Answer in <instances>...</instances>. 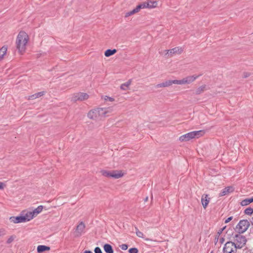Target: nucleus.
<instances>
[{"label":"nucleus","mask_w":253,"mask_h":253,"mask_svg":"<svg viewBox=\"0 0 253 253\" xmlns=\"http://www.w3.org/2000/svg\"><path fill=\"white\" fill-rule=\"evenodd\" d=\"M87 117L89 119L95 121L100 120L99 114L96 109L90 110L87 114Z\"/></svg>","instance_id":"nucleus-7"},{"label":"nucleus","mask_w":253,"mask_h":253,"mask_svg":"<svg viewBox=\"0 0 253 253\" xmlns=\"http://www.w3.org/2000/svg\"><path fill=\"white\" fill-rule=\"evenodd\" d=\"M223 253H236L234 247V242L233 241L227 242L223 248Z\"/></svg>","instance_id":"nucleus-5"},{"label":"nucleus","mask_w":253,"mask_h":253,"mask_svg":"<svg viewBox=\"0 0 253 253\" xmlns=\"http://www.w3.org/2000/svg\"><path fill=\"white\" fill-rule=\"evenodd\" d=\"M250 222L251 223V225L253 226V217L251 218ZM252 232L253 233V227L252 228Z\"/></svg>","instance_id":"nucleus-48"},{"label":"nucleus","mask_w":253,"mask_h":253,"mask_svg":"<svg viewBox=\"0 0 253 253\" xmlns=\"http://www.w3.org/2000/svg\"><path fill=\"white\" fill-rule=\"evenodd\" d=\"M131 83V80H129L127 82L121 84L120 88L121 89L126 90L130 85Z\"/></svg>","instance_id":"nucleus-26"},{"label":"nucleus","mask_w":253,"mask_h":253,"mask_svg":"<svg viewBox=\"0 0 253 253\" xmlns=\"http://www.w3.org/2000/svg\"><path fill=\"white\" fill-rule=\"evenodd\" d=\"M84 253H93L91 251L85 250Z\"/></svg>","instance_id":"nucleus-49"},{"label":"nucleus","mask_w":253,"mask_h":253,"mask_svg":"<svg viewBox=\"0 0 253 253\" xmlns=\"http://www.w3.org/2000/svg\"><path fill=\"white\" fill-rule=\"evenodd\" d=\"M210 198L209 197V195L206 194H204L202 195L201 198V202L203 208L205 209L207 207L209 202Z\"/></svg>","instance_id":"nucleus-10"},{"label":"nucleus","mask_w":253,"mask_h":253,"mask_svg":"<svg viewBox=\"0 0 253 253\" xmlns=\"http://www.w3.org/2000/svg\"><path fill=\"white\" fill-rule=\"evenodd\" d=\"M145 4V8H153L157 6V2L156 1L148 0L146 2H144Z\"/></svg>","instance_id":"nucleus-16"},{"label":"nucleus","mask_w":253,"mask_h":253,"mask_svg":"<svg viewBox=\"0 0 253 253\" xmlns=\"http://www.w3.org/2000/svg\"><path fill=\"white\" fill-rule=\"evenodd\" d=\"M16 238V236L15 235H12L11 236H10L8 239H7V240L6 241V244H10L11 243H12L13 240H14V239Z\"/></svg>","instance_id":"nucleus-35"},{"label":"nucleus","mask_w":253,"mask_h":253,"mask_svg":"<svg viewBox=\"0 0 253 253\" xmlns=\"http://www.w3.org/2000/svg\"><path fill=\"white\" fill-rule=\"evenodd\" d=\"M147 200H148V197H146V198H145V199H144V201H145V202H146V201H147Z\"/></svg>","instance_id":"nucleus-50"},{"label":"nucleus","mask_w":253,"mask_h":253,"mask_svg":"<svg viewBox=\"0 0 253 253\" xmlns=\"http://www.w3.org/2000/svg\"><path fill=\"white\" fill-rule=\"evenodd\" d=\"M233 219V216H230L228 217L224 221L225 223H227L230 221H231Z\"/></svg>","instance_id":"nucleus-43"},{"label":"nucleus","mask_w":253,"mask_h":253,"mask_svg":"<svg viewBox=\"0 0 253 253\" xmlns=\"http://www.w3.org/2000/svg\"><path fill=\"white\" fill-rule=\"evenodd\" d=\"M120 247L123 250H126L128 248V245L127 244H122V245H120Z\"/></svg>","instance_id":"nucleus-40"},{"label":"nucleus","mask_w":253,"mask_h":253,"mask_svg":"<svg viewBox=\"0 0 253 253\" xmlns=\"http://www.w3.org/2000/svg\"><path fill=\"white\" fill-rule=\"evenodd\" d=\"M246 250V249H244V250H243L242 252L243 253V252H245Z\"/></svg>","instance_id":"nucleus-51"},{"label":"nucleus","mask_w":253,"mask_h":253,"mask_svg":"<svg viewBox=\"0 0 253 253\" xmlns=\"http://www.w3.org/2000/svg\"><path fill=\"white\" fill-rule=\"evenodd\" d=\"M219 242L221 244H223L224 242V238L223 237H221L219 239Z\"/></svg>","instance_id":"nucleus-47"},{"label":"nucleus","mask_w":253,"mask_h":253,"mask_svg":"<svg viewBox=\"0 0 253 253\" xmlns=\"http://www.w3.org/2000/svg\"><path fill=\"white\" fill-rule=\"evenodd\" d=\"M135 13H136V12L134 10V9H133V10L126 13V14H125V17H128L129 16H131V15L135 14Z\"/></svg>","instance_id":"nucleus-36"},{"label":"nucleus","mask_w":253,"mask_h":253,"mask_svg":"<svg viewBox=\"0 0 253 253\" xmlns=\"http://www.w3.org/2000/svg\"><path fill=\"white\" fill-rule=\"evenodd\" d=\"M45 92H46L45 91H42L36 93L34 94L30 95L28 97V99L29 100H34L36 98H39L40 97H41V96L44 95L45 94Z\"/></svg>","instance_id":"nucleus-17"},{"label":"nucleus","mask_w":253,"mask_h":253,"mask_svg":"<svg viewBox=\"0 0 253 253\" xmlns=\"http://www.w3.org/2000/svg\"><path fill=\"white\" fill-rule=\"evenodd\" d=\"M23 219H24V218H22V216L21 213L18 216H11L9 218L10 221L11 222H13L14 223H19L24 222Z\"/></svg>","instance_id":"nucleus-12"},{"label":"nucleus","mask_w":253,"mask_h":253,"mask_svg":"<svg viewBox=\"0 0 253 253\" xmlns=\"http://www.w3.org/2000/svg\"><path fill=\"white\" fill-rule=\"evenodd\" d=\"M234 188L232 186H228L224 188L219 194V197L223 196L233 192Z\"/></svg>","instance_id":"nucleus-11"},{"label":"nucleus","mask_w":253,"mask_h":253,"mask_svg":"<svg viewBox=\"0 0 253 253\" xmlns=\"http://www.w3.org/2000/svg\"><path fill=\"white\" fill-rule=\"evenodd\" d=\"M171 80H168L166 81L165 82L157 84L156 86L157 88L159 87H168L170 85H171Z\"/></svg>","instance_id":"nucleus-20"},{"label":"nucleus","mask_w":253,"mask_h":253,"mask_svg":"<svg viewBox=\"0 0 253 253\" xmlns=\"http://www.w3.org/2000/svg\"><path fill=\"white\" fill-rule=\"evenodd\" d=\"M99 114L100 119L106 116L107 111L105 108H98L96 109Z\"/></svg>","instance_id":"nucleus-22"},{"label":"nucleus","mask_w":253,"mask_h":253,"mask_svg":"<svg viewBox=\"0 0 253 253\" xmlns=\"http://www.w3.org/2000/svg\"><path fill=\"white\" fill-rule=\"evenodd\" d=\"M192 134L193 138H199L200 136H203L205 134V131L203 130H200L198 131H191Z\"/></svg>","instance_id":"nucleus-19"},{"label":"nucleus","mask_w":253,"mask_h":253,"mask_svg":"<svg viewBox=\"0 0 253 253\" xmlns=\"http://www.w3.org/2000/svg\"><path fill=\"white\" fill-rule=\"evenodd\" d=\"M244 213L248 215H251L253 213V208L249 207L244 211Z\"/></svg>","instance_id":"nucleus-31"},{"label":"nucleus","mask_w":253,"mask_h":253,"mask_svg":"<svg viewBox=\"0 0 253 253\" xmlns=\"http://www.w3.org/2000/svg\"><path fill=\"white\" fill-rule=\"evenodd\" d=\"M192 132H188L179 137V140L181 142L188 141L193 139Z\"/></svg>","instance_id":"nucleus-13"},{"label":"nucleus","mask_w":253,"mask_h":253,"mask_svg":"<svg viewBox=\"0 0 253 253\" xmlns=\"http://www.w3.org/2000/svg\"><path fill=\"white\" fill-rule=\"evenodd\" d=\"M171 84H183V79L182 80H171Z\"/></svg>","instance_id":"nucleus-33"},{"label":"nucleus","mask_w":253,"mask_h":253,"mask_svg":"<svg viewBox=\"0 0 253 253\" xmlns=\"http://www.w3.org/2000/svg\"><path fill=\"white\" fill-rule=\"evenodd\" d=\"M101 173L102 174V175H103L105 177L112 178L111 170L108 171V170H102L101 171Z\"/></svg>","instance_id":"nucleus-30"},{"label":"nucleus","mask_w":253,"mask_h":253,"mask_svg":"<svg viewBox=\"0 0 253 253\" xmlns=\"http://www.w3.org/2000/svg\"><path fill=\"white\" fill-rule=\"evenodd\" d=\"M104 99L105 101H110V102H113L114 101V98H113V97H109V96H105V98H104Z\"/></svg>","instance_id":"nucleus-39"},{"label":"nucleus","mask_w":253,"mask_h":253,"mask_svg":"<svg viewBox=\"0 0 253 253\" xmlns=\"http://www.w3.org/2000/svg\"><path fill=\"white\" fill-rule=\"evenodd\" d=\"M250 75V73H244V78H246L248 77Z\"/></svg>","instance_id":"nucleus-45"},{"label":"nucleus","mask_w":253,"mask_h":253,"mask_svg":"<svg viewBox=\"0 0 253 253\" xmlns=\"http://www.w3.org/2000/svg\"><path fill=\"white\" fill-rule=\"evenodd\" d=\"M94 252L95 253H102L101 249L98 247H96L95 248Z\"/></svg>","instance_id":"nucleus-41"},{"label":"nucleus","mask_w":253,"mask_h":253,"mask_svg":"<svg viewBox=\"0 0 253 253\" xmlns=\"http://www.w3.org/2000/svg\"><path fill=\"white\" fill-rule=\"evenodd\" d=\"M117 51V50L116 49H108L105 51L104 55L106 57H108L115 54Z\"/></svg>","instance_id":"nucleus-24"},{"label":"nucleus","mask_w":253,"mask_h":253,"mask_svg":"<svg viewBox=\"0 0 253 253\" xmlns=\"http://www.w3.org/2000/svg\"><path fill=\"white\" fill-rule=\"evenodd\" d=\"M89 98V95L86 93L77 92L73 95L71 98V101L76 102L78 101H82L87 100Z\"/></svg>","instance_id":"nucleus-3"},{"label":"nucleus","mask_w":253,"mask_h":253,"mask_svg":"<svg viewBox=\"0 0 253 253\" xmlns=\"http://www.w3.org/2000/svg\"><path fill=\"white\" fill-rule=\"evenodd\" d=\"M43 207L42 205L38 206L36 209L31 211L34 217L39 214L42 210Z\"/></svg>","instance_id":"nucleus-23"},{"label":"nucleus","mask_w":253,"mask_h":253,"mask_svg":"<svg viewBox=\"0 0 253 253\" xmlns=\"http://www.w3.org/2000/svg\"><path fill=\"white\" fill-rule=\"evenodd\" d=\"M129 253H138V250L136 248H131L128 250Z\"/></svg>","instance_id":"nucleus-37"},{"label":"nucleus","mask_w":253,"mask_h":253,"mask_svg":"<svg viewBox=\"0 0 253 253\" xmlns=\"http://www.w3.org/2000/svg\"><path fill=\"white\" fill-rule=\"evenodd\" d=\"M103 249L106 253H114V250L112 246L109 244H104Z\"/></svg>","instance_id":"nucleus-21"},{"label":"nucleus","mask_w":253,"mask_h":253,"mask_svg":"<svg viewBox=\"0 0 253 253\" xmlns=\"http://www.w3.org/2000/svg\"><path fill=\"white\" fill-rule=\"evenodd\" d=\"M21 214L22 218H24V222L29 221L34 218L31 211H22Z\"/></svg>","instance_id":"nucleus-8"},{"label":"nucleus","mask_w":253,"mask_h":253,"mask_svg":"<svg viewBox=\"0 0 253 253\" xmlns=\"http://www.w3.org/2000/svg\"><path fill=\"white\" fill-rule=\"evenodd\" d=\"M219 236H218V235H216L215 236V238H214V242H215V244H216V243L218 242V240L219 239Z\"/></svg>","instance_id":"nucleus-44"},{"label":"nucleus","mask_w":253,"mask_h":253,"mask_svg":"<svg viewBox=\"0 0 253 253\" xmlns=\"http://www.w3.org/2000/svg\"><path fill=\"white\" fill-rule=\"evenodd\" d=\"M166 51H167L166 54H170V56H171L174 53H181L182 51V49L181 48H179V47H175L171 49L166 50Z\"/></svg>","instance_id":"nucleus-14"},{"label":"nucleus","mask_w":253,"mask_h":253,"mask_svg":"<svg viewBox=\"0 0 253 253\" xmlns=\"http://www.w3.org/2000/svg\"><path fill=\"white\" fill-rule=\"evenodd\" d=\"M135 232H136V235L138 237L142 238H144L143 233L142 232L139 231V230L138 229V228L137 227H135Z\"/></svg>","instance_id":"nucleus-34"},{"label":"nucleus","mask_w":253,"mask_h":253,"mask_svg":"<svg viewBox=\"0 0 253 253\" xmlns=\"http://www.w3.org/2000/svg\"><path fill=\"white\" fill-rule=\"evenodd\" d=\"M85 228V225L83 221L80 222V223L76 227V229L75 231V237H80L82 235V233L84 232Z\"/></svg>","instance_id":"nucleus-6"},{"label":"nucleus","mask_w":253,"mask_h":253,"mask_svg":"<svg viewBox=\"0 0 253 253\" xmlns=\"http://www.w3.org/2000/svg\"><path fill=\"white\" fill-rule=\"evenodd\" d=\"M253 202V197L250 198H247L241 202V205L242 206H246L249 205L250 203Z\"/></svg>","instance_id":"nucleus-25"},{"label":"nucleus","mask_w":253,"mask_h":253,"mask_svg":"<svg viewBox=\"0 0 253 253\" xmlns=\"http://www.w3.org/2000/svg\"><path fill=\"white\" fill-rule=\"evenodd\" d=\"M4 188V184L2 182H0V189H3Z\"/></svg>","instance_id":"nucleus-46"},{"label":"nucleus","mask_w":253,"mask_h":253,"mask_svg":"<svg viewBox=\"0 0 253 253\" xmlns=\"http://www.w3.org/2000/svg\"><path fill=\"white\" fill-rule=\"evenodd\" d=\"M145 4L143 3V2L139 4L138 5L136 6V7L134 8V10L135 11L136 13L138 12L141 9L144 8H145Z\"/></svg>","instance_id":"nucleus-32"},{"label":"nucleus","mask_w":253,"mask_h":253,"mask_svg":"<svg viewBox=\"0 0 253 253\" xmlns=\"http://www.w3.org/2000/svg\"><path fill=\"white\" fill-rule=\"evenodd\" d=\"M200 76H201V75L187 76L182 79L183 84H190L195 81Z\"/></svg>","instance_id":"nucleus-9"},{"label":"nucleus","mask_w":253,"mask_h":253,"mask_svg":"<svg viewBox=\"0 0 253 253\" xmlns=\"http://www.w3.org/2000/svg\"><path fill=\"white\" fill-rule=\"evenodd\" d=\"M50 247L45 245H39L37 247V252L38 253H42L46 251H49Z\"/></svg>","instance_id":"nucleus-18"},{"label":"nucleus","mask_w":253,"mask_h":253,"mask_svg":"<svg viewBox=\"0 0 253 253\" xmlns=\"http://www.w3.org/2000/svg\"><path fill=\"white\" fill-rule=\"evenodd\" d=\"M250 222L247 219H242L236 226L235 231L238 233H244L250 226Z\"/></svg>","instance_id":"nucleus-2"},{"label":"nucleus","mask_w":253,"mask_h":253,"mask_svg":"<svg viewBox=\"0 0 253 253\" xmlns=\"http://www.w3.org/2000/svg\"><path fill=\"white\" fill-rule=\"evenodd\" d=\"M206 85H203L199 87L195 91V94L197 95L200 94L206 90Z\"/></svg>","instance_id":"nucleus-28"},{"label":"nucleus","mask_w":253,"mask_h":253,"mask_svg":"<svg viewBox=\"0 0 253 253\" xmlns=\"http://www.w3.org/2000/svg\"><path fill=\"white\" fill-rule=\"evenodd\" d=\"M7 51V47L5 46H2L0 49V61L1 60L4 55L6 54Z\"/></svg>","instance_id":"nucleus-27"},{"label":"nucleus","mask_w":253,"mask_h":253,"mask_svg":"<svg viewBox=\"0 0 253 253\" xmlns=\"http://www.w3.org/2000/svg\"><path fill=\"white\" fill-rule=\"evenodd\" d=\"M226 228V226H225L224 227H223L222 228L219 229L218 230V231H217V235H218V236H220V234L222 233V232L225 229V228Z\"/></svg>","instance_id":"nucleus-38"},{"label":"nucleus","mask_w":253,"mask_h":253,"mask_svg":"<svg viewBox=\"0 0 253 253\" xmlns=\"http://www.w3.org/2000/svg\"><path fill=\"white\" fill-rule=\"evenodd\" d=\"M6 234L5 230L4 229H0V237Z\"/></svg>","instance_id":"nucleus-42"},{"label":"nucleus","mask_w":253,"mask_h":253,"mask_svg":"<svg viewBox=\"0 0 253 253\" xmlns=\"http://www.w3.org/2000/svg\"><path fill=\"white\" fill-rule=\"evenodd\" d=\"M29 38L27 34L24 31H20L16 39V47L20 52L25 50V46L28 42Z\"/></svg>","instance_id":"nucleus-1"},{"label":"nucleus","mask_w":253,"mask_h":253,"mask_svg":"<svg viewBox=\"0 0 253 253\" xmlns=\"http://www.w3.org/2000/svg\"><path fill=\"white\" fill-rule=\"evenodd\" d=\"M245 245H242V244L236 243L234 242V247L236 249V253H242L241 251L240 250L244 247Z\"/></svg>","instance_id":"nucleus-29"},{"label":"nucleus","mask_w":253,"mask_h":253,"mask_svg":"<svg viewBox=\"0 0 253 253\" xmlns=\"http://www.w3.org/2000/svg\"><path fill=\"white\" fill-rule=\"evenodd\" d=\"M242 234L236 233L234 234L233 233L231 237L233 238V242L245 245L247 242V239L245 236L241 235Z\"/></svg>","instance_id":"nucleus-4"},{"label":"nucleus","mask_w":253,"mask_h":253,"mask_svg":"<svg viewBox=\"0 0 253 253\" xmlns=\"http://www.w3.org/2000/svg\"><path fill=\"white\" fill-rule=\"evenodd\" d=\"M112 178L118 179L124 175V173L121 170H111Z\"/></svg>","instance_id":"nucleus-15"}]
</instances>
